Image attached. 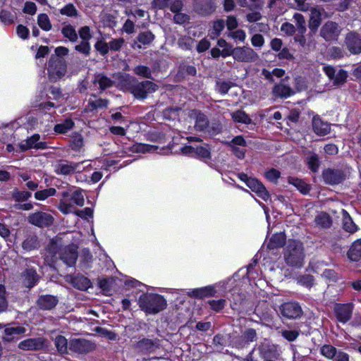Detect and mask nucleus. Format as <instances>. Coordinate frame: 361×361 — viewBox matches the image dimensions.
<instances>
[{"label": "nucleus", "instance_id": "nucleus-15", "mask_svg": "<svg viewBox=\"0 0 361 361\" xmlns=\"http://www.w3.org/2000/svg\"><path fill=\"white\" fill-rule=\"evenodd\" d=\"M324 180L327 184L335 185L344 179L343 173L339 170L326 169L323 171Z\"/></svg>", "mask_w": 361, "mask_h": 361}, {"label": "nucleus", "instance_id": "nucleus-10", "mask_svg": "<svg viewBox=\"0 0 361 361\" xmlns=\"http://www.w3.org/2000/svg\"><path fill=\"white\" fill-rule=\"evenodd\" d=\"M345 43L351 54H359L361 53V35L354 32H349L345 36Z\"/></svg>", "mask_w": 361, "mask_h": 361}, {"label": "nucleus", "instance_id": "nucleus-25", "mask_svg": "<svg viewBox=\"0 0 361 361\" xmlns=\"http://www.w3.org/2000/svg\"><path fill=\"white\" fill-rule=\"evenodd\" d=\"M154 36L151 32H144L140 33L137 37V41L133 44L134 49H142V44L147 45L154 40Z\"/></svg>", "mask_w": 361, "mask_h": 361}, {"label": "nucleus", "instance_id": "nucleus-52", "mask_svg": "<svg viewBox=\"0 0 361 361\" xmlns=\"http://www.w3.org/2000/svg\"><path fill=\"white\" fill-rule=\"evenodd\" d=\"M67 340L64 336H58L55 338V345L61 353H65L67 351Z\"/></svg>", "mask_w": 361, "mask_h": 361}, {"label": "nucleus", "instance_id": "nucleus-28", "mask_svg": "<svg viewBox=\"0 0 361 361\" xmlns=\"http://www.w3.org/2000/svg\"><path fill=\"white\" fill-rule=\"evenodd\" d=\"M190 116L195 119V127L197 130H202L208 126L209 122L204 114L196 111H192Z\"/></svg>", "mask_w": 361, "mask_h": 361}, {"label": "nucleus", "instance_id": "nucleus-22", "mask_svg": "<svg viewBox=\"0 0 361 361\" xmlns=\"http://www.w3.org/2000/svg\"><path fill=\"white\" fill-rule=\"evenodd\" d=\"M26 329L23 326H9L4 329V339L6 341H13L18 339V336L25 334Z\"/></svg>", "mask_w": 361, "mask_h": 361}, {"label": "nucleus", "instance_id": "nucleus-24", "mask_svg": "<svg viewBox=\"0 0 361 361\" xmlns=\"http://www.w3.org/2000/svg\"><path fill=\"white\" fill-rule=\"evenodd\" d=\"M216 290L214 286H208L192 290L188 294L191 297L203 298L206 297L214 296Z\"/></svg>", "mask_w": 361, "mask_h": 361}, {"label": "nucleus", "instance_id": "nucleus-47", "mask_svg": "<svg viewBox=\"0 0 361 361\" xmlns=\"http://www.w3.org/2000/svg\"><path fill=\"white\" fill-rule=\"evenodd\" d=\"M60 13L63 16H66L68 17H77L78 15V12L75 7V6L72 4H68L63 6L60 10Z\"/></svg>", "mask_w": 361, "mask_h": 361}, {"label": "nucleus", "instance_id": "nucleus-54", "mask_svg": "<svg viewBox=\"0 0 361 361\" xmlns=\"http://www.w3.org/2000/svg\"><path fill=\"white\" fill-rule=\"evenodd\" d=\"M336 349L331 345H324L321 348L322 354L328 359H333L336 353Z\"/></svg>", "mask_w": 361, "mask_h": 361}, {"label": "nucleus", "instance_id": "nucleus-19", "mask_svg": "<svg viewBox=\"0 0 361 361\" xmlns=\"http://www.w3.org/2000/svg\"><path fill=\"white\" fill-rule=\"evenodd\" d=\"M38 279L39 276L33 269H27L21 274V281L27 288L33 287L37 283Z\"/></svg>", "mask_w": 361, "mask_h": 361}, {"label": "nucleus", "instance_id": "nucleus-39", "mask_svg": "<svg viewBox=\"0 0 361 361\" xmlns=\"http://www.w3.org/2000/svg\"><path fill=\"white\" fill-rule=\"evenodd\" d=\"M61 32L63 36L68 38L71 42H75L78 39V34L75 28L71 25L63 27Z\"/></svg>", "mask_w": 361, "mask_h": 361}, {"label": "nucleus", "instance_id": "nucleus-36", "mask_svg": "<svg viewBox=\"0 0 361 361\" xmlns=\"http://www.w3.org/2000/svg\"><path fill=\"white\" fill-rule=\"evenodd\" d=\"M74 123L71 119H66L63 123L55 126L54 131L57 133L63 134L73 128Z\"/></svg>", "mask_w": 361, "mask_h": 361}, {"label": "nucleus", "instance_id": "nucleus-49", "mask_svg": "<svg viewBox=\"0 0 361 361\" xmlns=\"http://www.w3.org/2000/svg\"><path fill=\"white\" fill-rule=\"evenodd\" d=\"M37 245L38 243L37 237L30 236L23 241L22 247L24 250L30 251L36 248Z\"/></svg>", "mask_w": 361, "mask_h": 361}, {"label": "nucleus", "instance_id": "nucleus-48", "mask_svg": "<svg viewBox=\"0 0 361 361\" xmlns=\"http://www.w3.org/2000/svg\"><path fill=\"white\" fill-rule=\"evenodd\" d=\"M71 200L78 206L82 207L85 204L84 195L82 190H76L71 193Z\"/></svg>", "mask_w": 361, "mask_h": 361}, {"label": "nucleus", "instance_id": "nucleus-1", "mask_svg": "<svg viewBox=\"0 0 361 361\" xmlns=\"http://www.w3.org/2000/svg\"><path fill=\"white\" fill-rule=\"evenodd\" d=\"M286 263L290 267H301L305 257L302 243L299 240H288L283 252Z\"/></svg>", "mask_w": 361, "mask_h": 361}, {"label": "nucleus", "instance_id": "nucleus-6", "mask_svg": "<svg viewBox=\"0 0 361 361\" xmlns=\"http://www.w3.org/2000/svg\"><path fill=\"white\" fill-rule=\"evenodd\" d=\"M47 346V339L43 337L26 338L18 344V348L25 351L40 350Z\"/></svg>", "mask_w": 361, "mask_h": 361}, {"label": "nucleus", "instance_id": "nucleus-34", "mask_svg": "<svg viewBox=\"0 0 361 361\" xmlns=\"http://www.w3.org/2000/svg\"><path fill=\"white\" fill-rule=\"evenodd\" d=\"M316 225L322 228H326L331 226V219L329 214L324 212L319 214L314 219Z\"/></svg>", "mask_w": 361, "mask_h": 361}, {"label": "nucleus", "instance_id": "nucleus-9", "mask_svg": "<svg viewBox=\"0 0 361 361\" xmlns=\"http://www.w3.org/2000/svg\"><path fill=\"white\" fill-rule=\"evenodd\" d=\"M341 32V28L335 22H326L320 30V35L326 41L337 40Z\"/></svg>", "mask_w": 361, "mask_h": 361}, {"label": "nucleus", "instance_id": "nucleus-57", "mask_svg": "<svg viewBox=\"0 0 361 361\" xmlns=\"http://www.w3.org/2000/svg\"><path fill=\"white\" fill-rule=\"evenodd\" d=\"M134 73L137 75L142 76L144 78H151V71L149 68L145 66H136L134 70Z\"/></svg>", "mask_w": 361, "mask_h": 361}, {"label": "nucleus", "instance_id": "nucleus-46", "mask_svg": "<svg viewBox=\"0 0 361 361\" xmlns=\"http://www.w3.org/2000/svg\"><path fill=\"white\" fill-rule=\"evenodd\" d=\"M31 195H32V194L30 192L20 191V190H18V189H15L12 192V197L17 202L26 201L31 197Z\"/></svg>", "mask_w": 361, "mask_h": 361}, {"label": "nucleus", "instance_id": "nucleus-56", "mask_svg": "<svg viewBox=\"0 0 361 361\" xmlns=\"http://www.w3.org/2000/svg\"><path fill=\"white\" fill-rule=\"evenodd\" d=\"M228 36L235 41L243 42L246 38V34L243 30H237L235 31L230 32Z\"/></svg>", "mask_w": 361, "mask_h": 361}, {"label": "nucleus", "instance_id": "nucleus-40", "mask_svg": "<svg viewBox=\"0 0 361 361\" xmlns=\"http://www.w3.org/2000/svg\"><path fill=\"white\" fill-rule=\"evenodd\" d=\"M293 18L296 24L298 32L301 34H304L306 31V21L304 16L300 13H295Z\"/></svg>", "mask_w": 361, "mask_h": 361}, {"label": "nucleus", "instance_id": "nucleus-5", "mask_svg": "<svg viewBox=\"0 0 361 361\" xmlns=\"http://www.w3.org/2000/svg\"><path fill=\"white\" fill-rule=\"evenodd\" d=\"M49 75L52 80H59L66 73V62L59 58L51 59L48 67Z\"/></svg>", "mask_w": 361, "mask_h": 361}, {"label": "nucleus", "instance_id": "nucleus-2", "mask_svg": "<svg viewBox=\"0 0 361 361\" xmlns=\"http://www.w3.org/2000/svg\"><path fill=\"white\" fill-rule=\"evenodd\" d=\"M139 307L148 314H155L164 310L167 305L164 298L158 294H143L139 298Z\"/></svg>", "mask_w": 361, "mask_h": 361}, {"label": "nucleus", "instance_id": "nucleus-31", "mask_svg": "<svg viewBox=\"0 0 361 361\" xmlns=\"http://www.w3.org/2000/svg\"><path fill=\"white\" fill-rule=\"evenodd\" d=\"M286 241V236L283 233L274 234L269 240L267 247L269 250H274L282 247Z\"/></svg>", "mask_w": 361, "mask_h": 361}, {"label": "nucleus", "instance_id": "nucleus-43", "mask_svg": "<svg viewBox=\"0 0 361 361\" xmlns=\"http://www.w3.org/2000/svg\"><path fill=\"white\" fill-rule=\"evenodd\" d=\"M157 149V147L154 145H149L146 144H135L133 147V151L137 153H146L149 152H154Z\"/></svg>", "mask_w": 361, "mask_h": 361}, {"label": "nucleus", "instance_id": "nucleus-27", "mask_svg": "<svg viewBox=\"0 0 361 361\" xmlns=\"http://www.w3.org/2000/svg\"><path fill=\"white\" fill-rule=\"evenodd\" d=\"M273 94L281 98H287L293 94L294 91L288 85L280 83L273 88Z\"/></svg>", "mask_w": 361, "mask_h": 361}, {"label": "nucleus", "instance_id": "nucleus-44", "mask_svg": "<svg viewBox=\"0 0 361 361\" xmlns=\"http://www.w3.org/2000/svg\"><path fill=\"white\" fill-rule=\"evenodd\" d=\"M347 78V72L344 70L340 69L336 73L332 81L334 85L339 86L346 82Z\"/></svg>", "mask_w": 361, "mask_h": 361}, {"label": "nucleus", "instance_id": "nucleus-50", "mask_svg": "<svg viewBox=\"0 0 361 361\" xmlns=\"http://www.w3.org/2000/svg\"><path fill=\"white\" fill-rule=\"evenodd\" d=\"M297 281L298 284L309 288H311L314 284L313 276L309 274L300 276L298 277Z\"/></svg>", "mask_w": 361, "mask_h": 361}, {"label": "nucleus", "instance_id": "nucleus-12", "mask_svg": "<svg viewBox=\"0 0 361 361\" xmlns=\"http://www.w3.org/2000/svg\"><path fill=\"white\" fill-rule=\"evenodd\" d=\"M81 163L62 161L55 166V172L61 175H70L75 172H80Z\"/></svg>", "mask_w": 361, "mask_h": 361}, {"label": "nucleus", "instance_id": "nucleus-29", "mask_svg": "<svg viewBox=\"0 0 361 361\" xmlns=\"http://www.w3.org/2000/svg\"><path fill=\"white\" fill-rule=\"evenodd\" d=\"M351 261L357 262L361 259V239L355 240L350 246L348 252Z\"/></svg>", "mask_w": 361, "mask_h": 361}, {"label": "nucleus", "instance_id": "nucleus-33", "mask_svg": "<svg viewBox=\"0 0 361 361\" xmlns=\"http://www.w3.org/2000/svg\"><path fill=\"white\" fill-rule=\"evenodd\" d=\"M288 182L294 185L302 194H307L310 190L309 185L301 179L295 177H288Z\"/></svg>", "mask_w": 361, "mask_h": 361}, {"label": "nucleus", "instance_id": "nucleus-3", "mask_svg": "<svg viewBox=\"0 0 361 361\" xmlns=\"http://www.w3.org/2000/svg\"><path fill=\"white\" fill-rule=\"evenodd\" d=\"M128 80L131 83L129 91L137 99H144L149 94H152L158 90V85L151 81L146 80L139 82L132 77H129Z\"/></svg>", "mask_w": 361, "mask_h": 361}, {"label": "nucleus", "instance_id": "nucleus-37", "mask_svg": "<svg viewBox=\"0 0 361 361\" xmlns=\"http://www.w3.org/2000/svg\"><path fill=\"white\" fill-rule=\"evenodd\" d=\"M37 24L44 31H49L51 27L49 16L45 13H40L37 16Z\"/></svg>", "mask_w": 361, "mask_h": 361}, {"label": "nucleus", "instance_id": "nucleus-11", "mask_svg": "<svg viewBox=\"0 0 361 361\" xmlns=\"http://www.w3.org/2000/svg\"><path fill=\"white\" fill-rule=\"evenodd\" d=\"M69 348L70 350L78 353H87L93 350L95 345L87 340L75 338L71 341Z\"/></svg>", "mask_w": 361, "mask_h": 361}, {"label": "nucleus", "instance_id": "nucleus-62", "mask_svg": "<svg viewBox=\"0 0 361 361\" xmlns=\"http://www.w3.org/2000/svg\"><path fill=\"white\" fill-rule=\"evenodd\" d=\"M58 209L64 214H68L72 212H74L73 211V206L70 203H67L65 200H61L60 201V203L58 206Z\"/></svg>", "mask_w": 361, "mask_h": 361}, {"label": "nucleus", "instance_id": "nucleus-55", "mask_svg": "<svg viewBox=\"0 0 361 361\" xmlns=\"http://www.w3.org/2000/svg\"><path fill=\"white\" fill-rule=\"evenodd\" d=\"M75 49L86 56H89L91 49L90 44L87 41H82L75 47Z\"/></svg>", "mask_w": 361, "mask_h": 361}, {"label": "nucleus", "instance_id": "nucleus-14", "mask_svg": "<svg viewBox=\"0 0 361 361\" xmlns=\"http://www.w3.org/2000/svg\"><path fill=\"white\" fill-rule=\"evenodd\" d=\"M337 319L342 323L350 320L353 313V306L350 304H337L334 307Z\"/></svg>", "mask_w": 361, "mask_h": 361}, {"label": "nucleus", "instance_id": "nucleus-53", "mask_svg": "<svg viewBox=\"0 0 361 361\" xmlns=\"http://www.w3.org/2000/svg\"><path fill=\"white\" fill-rule=\"evenodd\" d=\"M307 164L312 171L317 172L319 166L318 156L315 154H311L307 159Z\"/></svg>", "mask_w": 361, "mask_h": 361}, {"label": "nucleus", "instance_id": "nucleus-45", "mask_svg": "<svg viewBox=\"0 0 361 361\" xmlns=\"http://www.w3.org/2000/svg\"><path fill=\"white\" fill-rule=\"evenodd\" d=\"M16 16L11 12L7 10L0 11V20L4 25H11L14 23Z\"/></svg>", "mask_w": 361, "mask_h": 361}, {"label": "nucleus", "instance_id": "nucleus-16", "mask_svg": "<svg viewBox=\"0 0 361 361\" xmlns=\"http://www.w3.org/2000/svg\"><path fill=\"white\" fill-rule=\"evenodd\" d=\"M66 281L71 283L73 287L82 290H87L91 286L90 281L87 278L80 275L76 276L67 275L66 276Z\"/></svg>", "mask_w": 361, "mask_h": 361}, {"label": "nucleus", "instance_id": "nucleus-59", "mask_svg": "<svg viewBox=\"0 0 361 361\" xmlns=\"http://www.w3.org/2000/svg\"><path fill=\"white\" fill-rule=\"evenodd\" d=\"M78 35L82 41H87L92 38L90 28L88 26L81 27L78 30Z\"/></svg>", "mask_w": 361, "mask_h": 361}, {"label": "nucleus", "instance_id": "nucleus-8", "mask_svg": "<svg viewBox=\"0 0 361 361\" xmlns=\"http://www.w3.org/2000/svg\"><path fill=\"white\" fill-rule=\"evenodd\" d=\"M40 135L37 133L28 137L27 139L22 140L18 144V147L22 152H25L31 149H44L47 148L46 142L40 141Z\"/></svg>", "mask_w": 361, "mask_h": 361}, {"label": "nucleus", "instance_id": "nucleus-35", "mask_svg": "<svg viewBox=\"0 0 361 361\" xmlns=\"http://www.w3.org/2000/svg\"><path fill=\"white\" fill-rule=\"evenodd\" d=\"M94 83L98 84L99 85V88L104 90L111 87L113 81L103 74H98L94 77Z\"/></svg>", "mask_w": 361, "mask_h": 361}, {"label": "nucleus", "instance_id": "nucleus-63", "mask_svg": "<svg viewBox=\"0 0 361 361\" xmlns=\"http://www.w3.org/2000/svg\"><path fill=\"white\" fill-rule=\"evenodd\" d=\"M280 172L275 169H271L265 173V177L273 183H276L277 180L280 177Z\"/></svg>", "mask_w": 361, "mask_h": 361}, {"label": "nucleus", "instance_id": "nucleus-23", "mask_svg": "<svg viewBox=\"0 0 361 361\" xmlns=\"http://www.w3.org/2000/svg\"><path fill=\"white\" fill-rule=\"evenodd\" d=\"M312 127L314 132L319 136L326 135L330 132L329 124L324 122L319 117L313 118Z\"/></svg>", "mask_w": 361, "mask_h": 361}, {"label": "nucleus", "instance_id": "nucleus-60", "mask_svg": "<svg viewBox=\"0 0 361 361\" xmlns=\"http://www.w3.org/2000/svg\"><path fill=\"white\" fill-rule=\"evenodd\" d=\"M208 303L212 310H213L216 312H219L224 307V306L226 305V300H223V299H220V300H209L208 302Z\"/></svg>", "mask_w": 361, "mask_h": 361}, {"label": "nucleus", "instance_id": "nucleus-41", "mask_svg": "<svg viewBox=\"0 0 361 361\" xmlns=\"http://www.w3.org/2000/svg\"><path fill=\"white\" fill-rule=\"evenodd\" d=\"M217 45L222 48L221 56L224 58L231 56L232 53L233 52L234 48H233V47L224 39H219L217 42Z\"/></svg>", "mask_w": 361, "mask_h": 361}, {"label": "nucleus", "instance_id": "nucleus-4", "mask_svg": "<svg viewBox=\"0 0 361 361\" xmlns=\"http://www.w3.org/2000/svg\"><path fill=\"white\" fill-rule=\"evenodd\" d=\"M231 56L235 61L243 63L254 62L259 58L258 54L247 46L234 48Z\"/></svg>", "mask_w": 361, "mask_h": 361}, {"label": "nucleus", "instance_id": "nucleus-26", "mask_svg": "<svg viewBox=\"0 0 361 361\" xmlns=\"http://www.w3.org/2000/svg\"><path fill=\"white\" fill-rule=\"evenodd\" d=\"M58 303V299L52 295H42L37 300L38 306L43 310H51Z\"/></svg>", "mask_w": 361, "mask_h": 361}, {"label": "nucleus", "instance_id": "nucleus-38", "mask_svg": "<svg viewBox=\"0 0 361 361\" xmlns=\"http://www.w3.org/2000/svg\"><path fill=\"white\" fill-rule=\"evenodd\" d=\"M56 190L54 188H49L42 190L37 191L35 193V198L37 200L44 201L48 197L55 195Z\"/></svg>", "mask_w": 361, "mask_h": 361}, {"label": "nucleus", "instance_id": "nucleus-21", "mask_svg": "<svg viewBox=\"0 0 361 361\" xmlns=\"http://www.w3.org/2000/svg\"><path fill=\"white\" fill-rule=\"evenodd\" d=\"M77 258V248L75 246L65 247L61 256V259L69 267L75 264Z\"/></svg>", "mask_w": 361, "mask_h": 361}, {"label": "nucleus", "instance_id": "nucleus-7", "mask_svg": "<svg viewBox=\"0 0 361 361\" xmlns=\"http://www.w3.org/2000/svg\"><path fill=\"white\" fill-rule=\"evenodd\" d=\"M54 217L48 213L37 212L30 214L27 217V221L35 226L44 228L51 226L54 222Z\"/></svg>", "mask_w": 361, "mask_h": 361}, {"label": "nucleus", "instance_id": "nucleus-32", "mask_svg": "<svg viewBox=\"0 0 361 361\" xmlns=\"http://www.w3.org/2000/svg\"><path fill=\"white\" fill-rule=\"evenodd\" d=\"M232 119L236 123L250 124L252 119L243 111L238 110L231 114Z\"/></svg>", "mask_w": 361, "mask_h": 361}, {"label": "nucleus", "instance_id": "nucleus-61", "mask_svg": "<svg viewBox=\"0 0 361 361\" xmlns=\"http://www.w3.org/2000/svg\"><path fill=\"white\" fill-rule=\"evenodd\" d=\"M94 47L102 55L106 54L109 50V44L103 40L97 41Z\"/></svg>", "mask_w": 361, "mask_h": 361}, {"label": "nucleus", "instance_id": "nucleus-13", "mask_svg": "<svg viewBox=\"0 0 361 361\" xmlns=\"http://www.w3.org/2000/svg\"><path fill=\"white\" fill-rule=\"evenodd\" d=\"M281 314L288 319H297L302 314V309L297 302H286L281 305Z\"/></svg>", "mask_w": 361, "mask_h": 361}, {"label": "nucleus", "instance_id": "nucleus-17", "mask_svg": "<svg viewBox=\"0 0 361 361\" xmlns=\"http://www.w3.org/2000/svg\"><path fill=\"white\" fill-rule=\"evenodd\" d=\"M257 351L262 359L269 360L275 357V347L269 341H264L257 348Z\"/></svg>", "mask_w": 361, "mask_h": 361}, {"label": "nucleus", "instance_id": "nucleus-58", "mask_svg": "<svg viewBox=\"0 0 361 361\" xmlns=\"http://www.w3.org/2000/svg\"><path fill=\"white\" fill-rule=\"evenodd\" d=\"M195 156L201 158H209L210 151L207 146H199L195 147Z\"/></svg>", "mask_w": 361, "mask_h": 361}, {"label": "nucleus", "instance_id": "nucleus-20", "mask_svg": "<svg viewBox=\"0 0 361 361\" xmlns=\"http://www.w3.org/2000/svg\"><path fill=\"white\" fill-rule=\"evenodd\" d=\"M247 185L264 200H267L269 198V195L266 188L257 179L251 178L250 180H248Z\"/></svg>", "mask_w": 361, "mask_h": 361}, {"label": "nucleus", "instance_id": "nucleus-18", "mask_svg": "<svg viewBox=\"0 0 361 361\" xmlns=\"http://www.w3.org/2000/svg\"><path fill=\"white\" fill-rule=\"evenodd\" d=\"M322 11V9L318 7H314L310 9L309 28L314 32L317 31L321 24Z\"/></svg>", "mask_w": 361, "mask_h": 361}, {"label": "nucleus", "instance_id": "nucleus-30", "mask_svg": "<svg viewBox=\"0 0 361 361\" xmlns=\"http://www.w3.org/2000/svg\"><path fill=\"white\" fill-rule=\"evenodd\" d=\"M343 214V229L350 233H353L357 231L358 228L356 224L353 222L349 214L345 211L342 210Z\"/></svg>", "mask_w": 361, "mask_h": 361}, {"label": "nucleus", "instance_id": "nucleus-42", "mask_svg": "<svg viewBox=\"0 0 361 361\" xmlns=\"http://www.w3.org/2000/svg\"><path fill=\"white\" fill-rule=\"evenodd\" d=\"M225 26L224 21L223 20H217L214 22L212 30L210 32V37L212 39L218 37L221 31L224 30Z\"/></svg>", "mask_w": 361, "mask_h": 361}, {"label": "nucleus", "instance_id": "nucleus-64", "mask_svg": "<svg viewBox=\"0 0 361 361\" xmlns=\"http://www.w3.org/2000/svg\"><path fill=\"white\" fill-rule=\"evenodd\" d=\"M23 11L29 15H34L37 11V6L34 2L26 1L24 4Z\"/></svg>", "mask_w": 361, "mask_h": 361}, {"label": "nucleus", "instance_id": "nucleus-51", "mask_svg": "<svg viewBox=\"0 0 361 361\" xmlns=\"http://www.w3.org/2000/svg\"><path fill=\"white\" fill-rule=\"evenodd\" d=\"M262 74L267 80H273V76L278 78H281L285 74V71L280 68H275L271 72L267 70H263Z\"/></svg>", "mask_w": 361, "mask_h": 361}]
</instances>
